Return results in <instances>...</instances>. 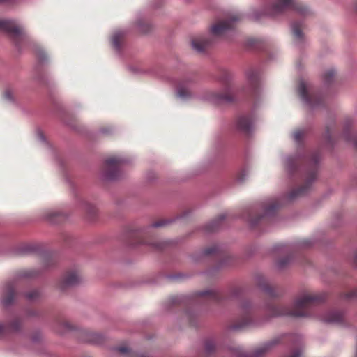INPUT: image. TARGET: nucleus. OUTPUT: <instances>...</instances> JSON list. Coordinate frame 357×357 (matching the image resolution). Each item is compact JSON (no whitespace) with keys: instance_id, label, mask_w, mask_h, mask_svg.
Here are the masks:
<instances>
[{"instance_id":"4468645a","label":"nucleus","mask_w":357,"mask_h":357,"mask_svg":"<svg viewBox=\"0 0 357 357\" xmlns=\"http://www.w3.org/2000/svg\"><path fill=\"white\" fill-rule=\"evenodd\" d=\"M40 271L36 268H22L17 271L14 275L15 282L28 281L37 278Z\"/></svg>"},{"instance_id":"20e7f679","label":"nucleus","mask_w":357,"mask_h":357,"mask_svg":"<svg viewBox=\"0 0 357 357\" xmlns=\"http://www.w3.org/2000/svg\"><path fill=\"white\" fill-rule=\"evenodd\" d=\"M149 229H139L130 234L129 243L132 245H147L155 250H162L167 244L166 241H159L149 231Z\"/></svg>"},{"instance_id":"a19ab883","label":"nucleus","mask_w":357,"mask_h":357,"mask_svg":"<svg viewBox=\"0 0 357 357\" xmlns=\"http://www.w3.org/2000/svg\"><path fill=\"white\" fill-rule=\"evenodd\" d=\"M94 337L91 340L95 343H100L101 342V337L98 334H93Z\"/></svg>"},{"instance_id":"393cba45","label":"nucleus","mask_w":357,"mask_h":357,"mask_svg":"<svg viewBox=\"0 0 357 357\" xmlns=\"http://www.w3.org/2000/svg\"><path fill=\"white\" fill-rule=\"evenodd\" d=\"M124 35L125 33L122 31H117L113 33L112 43L115 49L119 50L121 47V45L124 38Z\"/></svg>"},{"instance_id":"f704fd0d","label":"nucleus","mask_w":357,"mask_h":357,"mask_svg":"<svg viewBox=\"0 0 357 357\" xmlns=\"http://www.w3.org/2000/svg\"><path fill=\"white\" fill-rule=\"evenodd\" d=\"M304 135V131L302 130H297L294 132V138L296 142H300Z\"/></svg>"},{"instance_id":"7ed1b4c3","label":"nucleus","mask_w":357,"mask_h":357,"mask_svg":"<svg viewBox=\"0 0 357 357\" xmlns=\"http://www.w3.org/2000/svg\"><path fill=\"white\" fill-rule=\"evenodd\" d=\"M287 10H294L301 15H307L310 10L298 0H275L266 8V13L271 16H275Z\"/></svg>"},{"instance_id":"39448f33","label":"nucleus","mask_w":357,"mask_h":357,"mask_svg":"<svg viewBox=\"0 0 357 357\" xmlns=\"http://www.w3.org/2000/svg\"><path fill=\"white\" fill-rule=\"evenodd\" d=\"M0 30L6 32L19 48H21L24 43L28 40V37L23 29L13 20H0Z\"/></svg>"},{"instance_id":"473e14b6","label":"nucleus","mask_w":357,"mask_h":357,"mask_svg":"<svg viewBox=\"0 0 357 357\" xmlns=\"http://www.w3.org/2000/svg\"><path fill=\"white\" fill-rule=\"evenodd\" d=\"M3 98L8 100L13 101L15 99V91L11 88H7L3 92Z\"/></svg>"},{"instance_id":"58836bf2","label":"nucleus","mask_w":357,"mask_h":357,"mask_svg":"<svg viewBox=\"0 0 357 357\" xmlns=\"http://www.w3.org/2000/svg\"><path fill=\"white\" fill-rule=\"evenodd\" d=\"M117 351L122 354H126L129 352V348L126 346L119 347Z\"/></svg>"},{"instance_id":"c9c22d12","label":"nucleus","mask_w":357,"mask_h":357,"mask_svg":"<svg viewBox=\"0 0 357 357\" xmlns=\"http://www.w3.org/2000/svg\"><path fill=\"white\" fill-rule=\"evenodd\" d=\"M291 261L290 257H287L285 258L281 259L278 261V266L281 268L287 265Z\"/></svg>"},{"instance_id":"f257e3e1","label":"nucleus","mask_w":357,"mask_h":357,"mask_svg":"<svg viewBox=\"0 0 357 357\" xmlns=\"http://www.w3.org/2000/svg\"><path fill=\"white\" fill-rule=\"evenodd\" d=\"M320 159L319 153L315 152L309 155L289 157L287 165L291 174L296 172L301 174L305 179V183L301 188L292 190L289 194L291 199L305 195L310 189L312 183L317 176V166Z\"/></svg>"},{"instance_id":"c85d7f7f","label":"nucleus","mask_w":357,"mask_h":357,"mask_svg":"<svg viewBox=\"0 0 357 357\" xmlns=\"http://www.w3.org/2000/svg\"><path fill=\"white\" fill-rule=\"evenodd\" d=\"M16 291H7V293L2 298V304L5 307L11 305L15 299Z\"/></svg>"},{"instance_id":"ddd939ff","label":"nucleus","mask_w":357,"mask_h":357,"mask_svg":"<svg viewBox=\"0 0 357 357\" xmlns=\"http://www.w3.org/2000/svg\"><path fill=\"white\" fill-rule=\"evenodd\" d=\"M246 79L248 84V91L250 94H255L259 86V74L257 69L250 68L246 72Z\"/></svg>"},{"instance_id":"4c0bfd02","label":"nucleus","mask_w":357,"mask_h":357,"mask_svg":"<svg viewBox=\"0 0 357 357\" xmlns=\"http://www.w3.org/2000/svg\"><path fill=\"white\" fill-rule=\"evenodd\" d=\"M39 291H27V294H26V297L29 298V300H34L38 296Z\"/></svg>"},{"instance_id":"f3484780","label":"nucleus","mask_w":357,"mask_h":357,"mask_svg":"<svg viewBox=\"0 0 357 357\" xmlns=\"http://www.w3.org/2000/svg\"><path fill=\"white\" fill-rule=\"evenodd\" d=\"M275 344V342L271 341L270 342L266 343L264 345H261L257 348L252 353H247L243 350L238 351V356L239 357H259L264 354H265L273 344Z\"/></svg>"},{"instance_id":"a878e982","label":"nucleus","mask_w":357,"mask_h":357,"mask_svg":"<svg viewBox=\"0 0 357 357\" xmlns=\"http://www.w3.org/2000/svg\"><path fill=\"white\" fill-rule=\"evenodd\" d=\"M83 209L84 210L89 220H93L95 219L97 214V209L93 205L84 202L83 204Z\"/></svg>"},{"instance_id":"aec40b11","label":"nucleus","mask_w":357,"mask_h":357,"mask_svg":"<svg viewBox=\"0 0 357 357\" xmlns=\"http://www.w3.org/2000/svg\"><path fill=\"white\" fill-rule=\"evenodd\" d=\"M211 40L204 36H199L192 39V47L198 52H203L209 45Z\"/></svg>"},{"instance_id":"2f4dec72","label":"nucleus","mask_w":357,"mask_h":357,"mask_svg":"<svg viewBox=\"0 0 357 357\" xmlns=\"http://www.w3.org/2000/svg\"><path fill=\"white\" fill-rule=\"evenodd\" d=\"M58 325L62 328L61 330H58V332L63 333L66 331L72 329V326L66 320L62 319L58 321Z\"/></svg>"},{"instance_id":"dca6fc26","label":"nucleus","mask_w":357,"mask_h":357,"mask_svg":"<svg viewBox=\"0 0 357 357\" xmlns=\"http://www.w3.org/2000/svg\"><path fill=\"white\" fill-rule=\"evenodd\" d=\"M252 283L259 290H274V284L264 275L261 274L255 275L252 280Z\"/></svg>"},{"instance_id":"412c9836","label":"nucleus","mask_w":357,"mask_h":357,"mask_svg":"<svg viewBox=\"0 0 357 357\" xmlns=\"http://www.w3.org/2000/svg\"><path fill=\"white\" fill-rule=\"evenodd\" d=\"M323 319L327 323L342 324L344 322V314L340 311H332L326 314Z\"/></svg>"},{"instance_id":"bb28decb","label":"nucleus","mask_w":357,"mask_h":357,"mask_svg":"<svg viewBox=\"0 0 357 357\" xmlns=\"http://www.w3.org/2000/svg\"><path fill=\"white\" fill-rule=\"evenodd\" d=\"M178 96L181 98H187L190 97L191 93L188 86H185L184 82H181L178 85Z\"/></svg>"},{"instance_id":"de8ad7c7","label":"nucleus","mask_w":357,"mask_h":357,"mask_svg":"<svg viewBox=\"0 0 357 357\" xmlns=\"http://www.w3.org/2000/svg\"><path fill=\"white\" fill-rule=\"evenodd\" d=\"M329 130H327V135H329ZM330 136H328V137L329 138Z\"/></svg>"},{"instance_id":"b1692460","label":"nucleus","mask_w":357,"mask_h":357,"mask_svg":"<svg viewBox=\"0 0 357 357\" xmlns=\"http://www.w3.org/2000/svg\"><path fill=\"white\" fill-rule=\"evenodd\" d=\"M226 218L225 214L220 215L215 220H213L206 226V230L208 232H213L218 229L220 222Z\"/></svg>"},{"instance_id":"4be33fe9","label":"nucleus","mask_w":357,"mask_h":357,"mask_svg":"<svg viewBox=\"0 0 357 357\" xmlns=\"http://www.w3.org/2000/svg\"><path fill=\"white\" fill-rule=\"evenodd\" d=\"M351 120H347L344 127V137L348 142H352L355 148L357 149V135L350 132V126L351 125Z\"/></svg>"},{"instance_id":"2eb2a0df","label":"nucleus","mask_w":357,"mask_h":357,"mask_svg":"<svg viewBox=\"0 0 357 357\" xmlns=\"http://www.w3.org/2000/svg\"><path fill=\"white\" fill-rule=\"evenodd\" d=\"M252 126V119L249 115L240 116L236 119V129L245 135H248Z\"/></svg>"},{"instance_id":"ea45409f","label":"nucleus","mask_w":357,"mask_h":357,"mask_svg":"<svg viewBox=\"0 0 357 357\" xmlns=\"http://www.w3.org/2000/svg\"><path fill=\"white\" fill-rule=\"evenodd\" d=\"M346 298L352 299L353 298H357V291H348L345 295Z\"/></svg>"},{"instance_id":"a211bd4d","label":"nucleus","mask_w":357,"mask_h":357,"mask_svg":"<svg viewBox=\"0 0 357 357\" xmlns=\"http://www.w3.org/2000/svg\"><path fill=\"white\" fill-rule=\"evenodd\" d=\"M22 326V321L18 317H14L7 326L0 324V336L3 335L6 331H9L10 332H17L20 330Z\"/></svg>"},{"instance_id":"6e6552de","label":"nucleus","mask_w":357,"mask_h":357,"mask_svg":"<svg viewBox=\"0 0 357 357\" xmlns=\"http://www.w3.org/2000/svg\"><path fill=\"white\" fill-rule=\"evenodd\" d=\"M241 15L236 14L227 17L225 20H220L211 26V33L215 36H222L227 31L233 29L236 22L240 20Z\"/></svg>"},{"instance_id":"cd10ccee","label":"nucleus","mask_w":357,"mask_h":357,"mask_svg":"<svg viewBox=\"0 0 357 357\" xmlns=\"http://www.w3.org/2000/svg\"><path fill=\"white\" fill-rule=\"evenodd\" d=\"M302 27L303 23L301 22H295L292 24V31L294 37L298 40H301L303 38V33H302Z\"/></svg>"},{"instance_id":"9b49d317","label":"nucleus","mask_w":357,"mask_h":357,"mask_svg":"<svg viewBox=\"0 0 357 357\" xmlns=\"http://www.w3.org/2000/svg\"><path fill=\"white\" fill-rule=\"evenodd\" d=\"M123 160L119 157H111L106 160L104 174L107 179H116L120 176V165Z\"/></svg>"},{"instance_id":"79ce46f5","label":"nucleus","mask_w":357,"mask_h":357,"mask_svg":"<svg viewBox=\"0 0 357 357\" xmlns=\"http://www.w3.org/2000/svg\"><path fill=\"white\" fill-rule=\"evenodd\" d=\"M145 26H146V28H145V29H143L142 27L141 28V31H142V32H144V33H146V32L149 31V29H150L149 25H148V24H146V25H145Z\"/></svg>"},{"instance_id":"6ab92c4d","label":"nucleus","mask_w":357,"mask_h":357,"mask_svg":"<svg viewBox=\"0 0 357 357\" xmlns=\"http://www.w3.org/2000/svg\"><path fill=\"white\" fill-rule=\"evenodd\" d=\"M243 307L245 309V314L233 324L232 327L234 329L243 328L248 326L252 321V315L249 306L245 305Z\"/></svg>"},{"instance_id":"7c9ffc66","label":"nucleus","mask_w":357,"mask_h":357,"mask_svg":"<svg viewBox=\"0 0 357 357\" xmlns=\"http://www.w3.org/2000/svg\"><path fill=\"white\" fill-rule=\"evenodd\" d=\"M215 350V344L213 340H207L204 342V353L206 356H209L214 353Z\"/></svg>"},{"instance_id":"72a5a7b5","label":"nucleus","mask_w":357,"mask_h":357,"mask_svg":"<svg viewBox=\"0 0 357 357\" xmlns=\"http://www.w3.org/2000/svg\"><path fill=\"white\" fill-rule=\"evenodd\" d=\"M170 221L168 220H159L155 222H154L151 225V227H160L167 225L168 223H169Z\"/></svg>"},{"instance_id":"e433bc0d","label":"nucleus","mask_w":357,"mask_h":357,"mask_svg":"<svg viewBox=\"0 0 357 357\" xmlns=\"http://www.w3.org/2000/svg\"><path fill=\"white\" fill-rule=\"evenodd\" d=\"M36 54H37V57L40 61L43 62L46 60L47 56H46L45 53L43 52V50H42L40 49L38 50Z\"/></svg>"},{"instance_id":"f8f14e48","label":"nucleus","mask_w":357,"mask_h":357,"mask_svg":"<svg viewBox=\"0 0 357 357\" xmlns=\"http://www.w3.org/2000/svg\"><path fill=\"white\" fill-rule=\"evenodd\" d=\"M298 93L301 98L312 107L319 106L323 102L322 96L319 92H309L303 82L298 86Z\"/></svg>"},{"instance_id":"c03bdc74","label":"nucleus","mask_w":357,"mask_h":357,"mask_svg":"<svg viewBox=\"0 0 357 357\" xmlns=\"http://www.w3.org/2000/svg\"><path fill=\"white\" fill-rule=\"evenodd\" d=\"M13 288H14L13 287H10L7 290H9V291L14 290Z\"/></svg>"},{"instance_id":"0eeeda50","label":"nucleus","mask_w":357,"mask_h":357,"mask_svg":"<svg viewBox=\"0 0 357 357\" xmlns=\"http://www.w3.org/2000/svg\"><path fill=\"white\" fill-rule=\"evenodd\" d=\"M222 82L224 84V90L221 92H212L210 93L208 97L209 100L215 104L231 102L234 100V96L229 86V75L227 73H225Z\"/></svg>"},{"instance_id":"423d86ee","label":"nucleus","mask_w":357,"mask_h":357,"mask_svg":"<svg viewBox=\"0 0 357 357\" xmlns=\"http://www.w3.org/2000/svg\"><path fill=\"white\" fill-rule=\"evenodd\" d=\"M205 256H212L216 259L215 270L222 269L234 264V258L223 250L219 245H213L204 250Z\"/></svg>"},{"instance_id":"a18cd8bd","label":"nucleus","mask_w":357,"mask_h":357,"mask_svg":"<svg viewBox=\"0 0 357 357\" xmlns=\"http://www.w3.org/2000/svg\"><path fill=\"white\" fill-rule=\"evenodd\" d=\"M304 244L306 245H310V243L307 241V242H305Z\"/></svg>"},{"instance_id":"5701e85b","label":"nucleus","mask_w":357,"mask_h":357,"mask_svg":"<svg viewBox=\"0 0 357 357\" xmlns=\"http://www.w3.org/2000/svg\"><path fill=\"white\" fill-rule=\"evenodd\" d=\"M223 291H202L200 296L214 303L223 302Z\"/></svg>"},{"instance_id":"f03ea898","label":"nucleus","mask_w":357,"mask_h":357,"mask_svg":"<svg viewBox=\"0 0 357 357\" xmlns=\"http://www.w3.org/2000/svg\"><path fill=\"white\" fill-rule=\"evenodd\" d=\"M328 298L326 291L304 295L296 300L287 314L293 317H307L310 314L312 307L324 303Z\"/></svg>"},{"instance_id":"37998d69","label":"nucleus","mask_w":357,"mask_h":357,"mask_svg":"<svg viewBox=\"0 0 357 357\" xmlns=\"http://www.w3.org/2000/svg\"><path fill=\"white\" fill-rule=\"evenodd\" d=\"M354 263L357 265V252L355 253L354 257Z\"/></svg>"},{"instance_id":"9d476101","label":"nucleus","mask_w":357,"mask_h":357,"mask_svg":"<svg viewBox=\"0 0 357 357\" xmlns=\"http://www.w3.org/2000/svg\"><path fill=\"white\" fill-rule=\"evenodd\" d=\"M279 203L277 200H271L268 202L263 203L261 208L263 209L264 213L262 215H257L255 217H252L251 214H249L248 220L250 225L252 227H255L267 217L273 215L279 208Z\"/></svg>"},{"instance_id":"c756f323","label":"nucleus","mask_w":357,"mask_h":357,"mask_svg":"<svg viewBox=\"0 0 357 357\" xmlns=\"http://www.w3.org/2000/svg\"><path fill=\"white\" fill-rule=\"evenodd\" d=\"M335 72L333 69L327 70L323 75V80H324V84H331L335 79Z\"/></svg>"},{"instance_id":"49530a36","label":"nucleus","mask_w":357,"mask_h":357,"mask_svg":"<svg viewBox=\"0 0 357 357\" xmlns=\"http://www.w3.org/2000/svg\"><path fill=\"white\" fill-rule=\"evenodd\" d=\"M355 10H356V11L357 12V3H356V5H355Z\"/></svg>"},{"instance_id":"1a4fd4ad","label":"nucleus","mask_w":357,"mask_h":357,"mask_svg":"<svg viewBox=\"0 0 357 357\" xmlns=\"http://www.w3.org/2000/svg\"><path fill=\"white\" fill-rule=\"evenodd\" d=\"M84 281L82 271L74 268L68 270L59 279V284L61 288H69L81 284Z\"/></svg>"}]
</instances>
